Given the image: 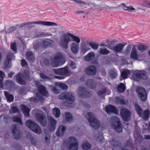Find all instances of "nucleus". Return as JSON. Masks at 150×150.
I'll return each mask as SVG.
<instances>
[{
  "label": "nucleus",
  "mask_w": 150,
  "mask_h": 150,
  "mask_svg": "<svg viewBox=\"0 0 150 150\" xmlns=\"http://www.w3.org/2000/svg\"><path fill=\"white\" fill-rule=\"evenodd\" d=\"M75 2L82 4L87 6L91 8L102 9L107 8H110V7L105 5L106 1L103 0H92L91 2H87L81 0H71Z\"/></svg>",
  "instance_id": "nucleus-1"
},
{
  "label": "nucleus",
  "mask_w": 150,
  "mask_h": 150,
  "mask_svg": "<svg viewBox=\"0 0 150 150\" xmlns=\"http://www.w3.org/2000/svg\"><path fill=\"white\" fill-rule=\"evenodd\" d=\"M86 119L91 126L95 129H97L100 126L99 121L96 116L94 113L89 112L87 113Z\"/></svg>",
  "instance_id": "nucleus-2"
},
{
  "label": "nucleus",
  "mask_w": 150,
  "mask_h": 150,
  "mask_svg": "<svg viewBox=\"0 0 150 150\" xmlns=\"http://www.w3.org/2000/svg\"><path fill=\"white\" fill-rule=\"evenodd\" d=\"M58 97L60 100L65 99L66 100L64 103V105L66 106H69V105L72 104L75 100L74 97L70 93H62L58 96Z\"/></svg>",
  "instance_id": "nucleus-3"
},
{
  "label": "nucleus",
  "mask_w": 150,
  "mask_h": 150,
  "mask_svg": "<svg viewBox=\"0 0 150 150\" xmlns=\"http://www.w3.org/2000/svg\"><path fill=\"white\" fill-rule=\"evenodd\" d=\"M110 126L117 133L122 132V126L120 122V120L116 116H112L110 121Z\"/></svg>",
  "instance_id": "nucleus-4"
},
{
  "label": "nucleus",
  "mask_w": 150,
  "mask_h": 150,
  "mask_svg": "<svg viewBox=\"0 0 150 150\" xmlns=\"http://www.w3.org/2000/svg\"><path fill=\"white\" fill-rule=\"evenodd\" d=\"M132 78L134 80L138 81L141 79H146L147 78V73L142 70H136L133 73Z\"/></svg>",
  "instance_id": "nucleus-5"
},
{
  "label": "nucleus",
  "mask_w": 150,
  "mask_h": 150,
  "mask_svg": "<svg viewBox=\"0 0 150 150\" xmlns=\"http://www.w3.org/2000/svg\"><path fill=\"white\" fill-rule=\"evenodd\" d=\"M69 33L63 34L60 37L59 44L63 48L66 49L68 47V43L70 42Z\"/></svg>",
  "instance_id": "nucleus-6"
},
{
  "label": "nucleus",
  "mask_w": 150,
  "mask_h": 150,
  "mask_svg": "<svg viewBox=\"0 0 150 150\" xmlns=\"http://www.w3.org/2000/svg\"><path fill=\"white\" fill-rule=\"evenodd\" d=\"M53 71L57 74L68 76L71 75V73L67 67L61 68L53 69Z\"/></svg>",
  "instance_id": "nucleus-7"
},
{
  "label": "nucleus",
  "mask_w": 150,
  "mask_h": 150,
  "mask_svg": "<svg viewBox=\"0 0 150 150\" xmlns=\"http://www.w3.org/2000/svg\"><path fill=\"white\" fill-rule=\"evenodd\" d=\"M33 23L36 24H42L44 25L47 26H57V24L55 23H53L51 22H46L44 21H39L37 22H29L23 24L21 26H20V27H22L23 26L28 25V28H31L33 26H31V25Z\"/></svg>",
  "instance_id": "nucleus-8"
},
{
  "label": "nucleus",
  "mask_w": 150,
  "mask_h": 150,
  "mask_svg": "<svg viewBox=\"0 0 150 150\" xmlns=\"http://www.w3.org/2000/svg\"><path fill=\"white\" fill-rule=\"evenodd\" d=\"M77 93L78 95L81 97H89L92 94L91 91H88L87 89L83 87L79 88Z\"/></svg>",
  "instance_id": "nucleus-9"
},
{
  "label": "nucleus",
  "mask_w": 150,
  "mask_h": 150,
  "mask_svg": "<svg viewBox=\"0 0 150 150\" xmlns=\"http://www.w3.org/2000/svg\"><path fill=\"white\" fill-rule=\"evenodd\" d=\"M137 92L139 97L143 101L146 100L147 98V94L144 88L142 87L137 88Z\"/></svg>",
  "instance_id": "nucleus-10"
},
{
  "label": "nucleus",
  "mask_w": 150,
  "mask_h": 150,
  "mask_svg": "<svg viewBox=\"0 0 150 150\" xmlns=\"http://www.w3.org/2000/svg\"><path fill=\"white\" fill-rule=\"evenodd\" d=\"M35 118L38 122L43 126H45L47 125V121L45 117L42 114L38 113L35 114Z\"/></svg>",
  "instance_id": "nucleus-11"
},
{
  "label": "nucleus",
  "mask_w": 150,
  "mask_h": 150,
  "mask_svg": "<svg viewBox=\"0 0 150 150\" xmlns=\"http://www.w3.org/2000/svg\"><path fill=\"white\" fill-rule=\"evenodd\" d=\"M20 128L15 125H13L12 128V132L14 138L18 139L21 137L20 132Z\"/></svg>",
  "instance_id": "nucleus-12"
},
{
  "label": "nucleus",
  "mask_w": 150,
  "mask_h": 150,
  "mask_svg": "<svg viewBox=\"0 0 150 150\" xmlns=\"http://www.w3.org/2000/svg\"><path fill=\"white\" fill-rule=\"evenodd\" d=\"M120 113L124 120L126 121L129 120L131 115L130 111L125 108H121Z\"/></svg>",
  "instance_id": "nucleus-13"
},
{
  "label": "nucleus",
  "mask_w": 150,
  "mask_h": 150,
  "mask_svg": "<svg viewBox=\"0 0 150 150\" xmlns=\"http://www.w3.org/2000/svg\"><path fill=\"white\" fill-rule=\"evenodd\" d=\"M126 45V43L123 44L119 43L112 47V48H110V49L116 52H120L123 50L124 46Z\"/></svg>",
  "instance_id": "nucleus-14"
},
{
  "label": "nucleus",
  "mask_w": 150,
  "mask_h": 150,
  "mask_svg": "<svg viewBox=\"0 0 150 150\" xmlns=\"http://www.w3.org/2000/svg\"><path fill=\"white\" fill-rule=\"evenodd\" d=\"M96 72V68L93 65L89 66L86 68L85 69L86 73L88 75H94Z\"/></svg>",
  "instance_id": "nucleus-15"
},
{
  "label": "nucleus",
  "mask_w": 150,
  "mask_h": 150,
  "mask_svg": "<svg viewBox=\"0 0 150 150\" xmlns=\"http://www.w3.org/2000/svg\"><path fill=\"white\" fill-rule=\"evenodd\" d=\"M49 122V128L51 132H53L55 129L57 121L51 116L48 117Z\"/></svg>",
  "instance_id": "nucleus-16"
},
{
  "label": "nucleus",
  "mask_w": 150,
  "mask_h": 150,
  "mask_svg": "<svg viewBox=\"0 0 150 150\" xmlns=\"http://www.w3.org/2000/svg\"><path fill=\"white\" fill-rule=\"evenodd\" d=\"M15 79L18 83L21 85H24L25 83V81L24 79L23 74L18 73L15 77Z\"/></svg>",
  "instance_id": "nucleus-17"
},
{
  "label": "nucleus",
  "mask_w": 150,
  "mask_h": 150,
  "mask_svg": "<svg viewBox=\"0 0 150 150\" xmlns=\"http://www.w3.org/2000/svg\"><path fill=\"white\" fill-rule=\"evenodd\" d=\"M64 143L67 146L77 143L75 138L74 137H69L67 140L64 141Z\"/></svg>",
  "instance_id": "nucleus-18"
},
{
  "label": "nucleus",
  "mask_w": 150,
  "mask_h": 150,
  "mask_svg": "<svg viewBox=\"0 0 150 150\" xmlns=\"http://www.w3.org/2000/svg\"><path fill=\"white\" fill-rule=\"evenodd\" d=\"M106 112L108 114H110L112 113H116V108L112 105H109L106 106L105 108Z\"/></svg>",
  "instance_id": "nucleus-19"
},
{
  "label": "nucleus",
  "mask_w": 150,
  "mask_h": 150,
  "mask_svg": "<svg viewBox=\"0 0 150 150\" xmlns=\"http://www.w3.org/2000/svg\"><path fill=\"white\" fill-rule=\"evenodd\" d=\"M66 129V127L63 125L59 126L58 128L56 133L58 136H62L64 134L65 131Z\"/></svg>",
  "instance_id": "nucleus-20"
},
{
  "label": "nucleus",
  "mask_w": 150,
  "mask_h": 150,
  "mask_svg": "<svg viewBox=\"0 0 150 150\" xmlns=\"http://www.w3.org/2000/svg\"><path fill=\"white\" fill-rule=\"evenodd\" d=\"M42 47H45L47 46H51L54 43L53 41L49 39L41 40Z\"/></svg>",
  "instance_id": "nucleus-21"
},
{
  "label": "nucleus",
  "mask_w": 150,
  "mask_h": 150,
  "mask_svg": "<svg viewBox=\"0 0 150 150\" xmlns=\"http://www.w3.org/2000/svg\"><path fill=\"white\" fill-rule=\"evenodd\" d=\"M79 49L78 44L75 42H73L71 45V51L74 54L78 53Z\"/></svg>",
  "instance_id": "nucleus-22"
},
{
  "label": "nucleus",
  "mask_w": 150,
  "mask_h": 150,
  "mask_svg": "<svg viewBox=\"0 0 150 150\" xmlns=\"http://www.w3.org/2000/svg\"><path fill=\"white\" fill-rule=\"evenodd\" d=\"M39 100H40L41 101H42V102H43V98L39 93L36 94V98L32 97L30 99V101L31 102H36Z\"/></svg>",
  "instance_id": "nucleus-23"
},
{
  "label": "nucleus",
  "mask_w": 150,
  "mask_h": 150,
  "mask_svg": "<svg viewBox=\"0 0 150 150\" xmlns=\"http://www.w3.org/2000/svg\"><path fill=\"white\" fill-rule=\"evenodd\" d=\"M34 124L35 125H33V129H31V130L37 134H41L42 130L40 127L35 122L34 123Z\"/></svg>",
  "instance_id": "nucleus-24"
},
{
  "label": "nucleus",
  "mask_w": 150,
  "mask_h": 150,
  "mask_svg": "<svg viewBox=\"0 0 150 150\" xmlns=\"http://www.w3.org/2000/svg\"><path fill=\"white\" fill-rule=\"evenodd\" d=\"M38 88L40 93L44 96H47L48 93L44 86L42 85L38 84Z\"/></svg>",
  "instance_id": "nucleus-25"
},
{
  "label": "nucleus",
  "mask_w": 150,
  "mask_h": 150,
  "mask_svg": "<svg viewBox=\"0 0 150 150\" xmlns=\"http://www.w3.org/2000/svg\"><path fill=\"white\" fill-rule=\"evenodd\" d=\"M21 109L23 111L24 115L28 117L29 116V112L30 109L28 108L27 106L24 105H21Z\"/></svg>",
  "instance_id": "nucleus-26"
},
{
  "label": "nucleus",
  "mask_w": 150,
  "mask_h": 150,
  "mask_svg": "<svg viewBox=\"0 0 150 150\" xmlns=\"http://www.w3.org/2000/svg\"><path fill=\"white\" fill-rule=\"evenodd\" d=\"M137 51L135 47L132 48L131 54L130 56L131 59L136 60L138 59Z\"/></svg>",
  "instance_id": "nucleus-27"
},
{
  "label": "nucleus",
  "mask_w": 150,
  "mask_h": 150,
  "mask_svg": "<svg viewBox=\"0 0 150 150\" xmlns=\"http://www.w3.org/2000/svg\"><path fill=\"white\" fill-rule=\"evenodd\" d=\"M53 57L60 63L63 61V55L61 53L59 52H57L54 55Z\"/></svg>",
  "instance_id": "nucleus-28"
},
{
  "label": "nucleus",
  "mask_w": 150,
  "mask_h": 150,
  "mask_svg": "<svg viewBox=\"0 0 150 150\" xmlns=\"http://www.w3.org/2000/svg\"><path fill=\"white\" fill-rule=\"evenodd\" d=\"M95 57L94 52H92L89 53L84 57L85 59L87 61H90L93 59Z\"/></svg>",
  "instance_id": "nucleus-29"
},
{
  "label": "nucleus",
  "mask_w": 150,
  "mask_h": 150,
  "mask_svg": "<svg viewBox=\"0 0 150 150\" xmlns=\"http://www.w3.org/2000/svg\"><path fill=\"white\" fill-rule=\"evenodd\" d=\"M126 87L123 83H120L117 87V90L119 93H122L124 92L125 90Z\"/></svg>",
  "instance_id": "nucleus-30"
},
{
  "label": "nucleus",
  "mask_w": 150,
  "mask_h": 150,
  "mask_svg": "<svg viewBox=\"0 0 150 150\" xmlns=\"http://www.w3.org/2000/svg\"><path fill=\"white\" fill-rule=\"evenodd\" d=\"M60 63V62L56 59L53 57H52L51 58L50 64L53 67H57Z\"/></svg>",
  "instance_id": "nucleus-31"
},
{
  "label": "nucleus",
  "mask_w": 150,
  "mask_h": 150,
  "mask_svg": "<svg viewBox=\"0 0 150 150\" xmlns=\"http://www.w3.org/2000/svg\"><path fill=\"white\" fill-rule=\"evenodd\" d=\"M35 122L30 120H28L26 121L25 123L26 127L30 129L31 130V129H33V126L35 125L34 124Z\"/></svg>",
  "instance_id": "nucleus-32"
},
{
  "label": "nucleus",
  "mask_w": 150,
  "mask_h": 150,
  "mask_svg": "<svg viewBox=\"0 0 150 150\" xmlns=\"http://www.w3.org/2000/svg\"><path fill=\"white\" fill-rule=\"evenodd\" d=\"M98 52L100 54L103 55H106L109 53L110 51L106 48H100Z\"/></svg>",
  "instance_id": "nucleus-33"
},
{
  "label": "nucleus",
  "mask_w": 150,
  "mask_h": 150,
  "mask_svg": "<svg viewBox=\"0 0 150 150\" xmlns=\"http://www.w3.org/2000/svg\"><path fill=\"white\" fill-rule=\"evenodd\" d=\"M28 59L30 61H33L34 60V57L33 53L30 51L27 52L26 54Z\"/></svg>",
  "instance_id": "nucleus-34"
},
{
  "label": "nucleus",
  "mask_w": 150,
  "mask_h": 150,
  "mask_svg": "<svg viewBox=\"0 0 150 150\" xmlns=\"http://www.w3.org/2000/svg\"><path fill=\"white\" fill-rule=\"evenodd\" d=\"M65 118L66 121L68 122H71L73 120L72 115L68 112H65Z\"/></svg>",
  "instance_id": "nucleus-35"
},
{
  "label": "nucleus",
  "mask_w": 150,
  "mask_h": 150,
  "mask_svg": "<svg viewBox=\"0 0 150 150\" xmlns=\"http://www.w3.org/2000/svg\"><path fill=\"white\" fill-rule=\"evenodd\" d=\"M134 108L135 110L140 117H141L142 110L139 106L137 104L134 105Z\"/></svg>",
  "instance_id": "nucleus-36"
},
{
  "label": "nucleus",
  "mask_w": 150,
  "mask_h": 150,
  "mask_svg": "<svg viewBox=\"0 0 150 150\" xmlns=\"http://www.w3.org/2000/svg\"><path fill=\"white\" fill-rule=\"evenodd\" d=\"M87 84L88 87L91 89H94L96 87V85L93 80L89 79L87 82Z\"/></svg>",
  "instance_id": "nucleus-37"
},
{
  "label": "nucleus",
  "mask_w": 150,
  "mask_h": 150,
  "mask_svg": "<svg viewBox=\"0 0 150 150\" xmlns=\"http://www.w3.org/2000/svg\"><path fill=\"white\" fill-rule=\"evenodd\" d=\"M4 93L8 101L11 102L13 101L14 98L12 95L8 93L6 91H5Z\"/></svg>",
  "instance_id": "nucleus-38"
},
{
  "label": "nucleus",
  "mask_w": 150,
  "mask_h": 150,
  "mask_svg": "<svg viewBox=\"0 0 150 150\" xmlns=\"http://www.w3.org/2000/svg\"><path fill=\"white\" fill-rule=\"evenodd\" d=\"M130 73L129 71L128 70H125L122 71L121 76L122 78L125 79L127 78L128 76L129 75Z\"/></svg>",
  "instance_id": "nucleus-39"
},
{
  "label": "nucleus",
  "mask_w": 150,
  "mask_h": 150,
  "mask_svg": "<svg viewBox=\"0 0 150 150\" xmlns=\"http://www.w3.org/2000/svg\"><path fill=\"white\" fill-rule=\"evenodd\" d=\"M54 85L58 87L63 90H66L67 88V85L61 83L56 82Z\"/></svg>",
  "instance_id": "nucleus-40"
},
{
  "label": "nucleus",
  "mask_w": 150,
  "mask_h": 150,
  "mask_svg": "<svg viewBox=\"0 0 150 150\" xmlns=\"http://www.w3.org/2000/svg\"><path fill=\"white\" fill-rule=\"evenodd\" d=\"M53 112L54 115L56 117H58L60 115V110L58 108H54L53 109Z\"/></svg>",
  "instance_id": "nucleus-41"
},
{
  "label": "nucleus",
  "mask_w": 150,
  "mask_h": 150,
  "mask_svg": "<svg viewBox=\"0 0 150 150\" xmlns=\"http://www.w3.org/2000/svg\"><path fill=\"white\" fill-rule=\"evenodd\" d=\"M70 37L72 39V40L76 42V43L79 44L80 42V38L76 36H74L72 34L69 33Z\"/></svg>",
  "instance_id": "nucleus-42"
},
{
  "label": "nucleus",
  "mask_w": 150,
  "mask_h": 150,
  "mask_svg": "<svg viewBox=\"0 0 150 150\" xmlns=\"http://www.w3.org/2000/svg\"><path fill=\"white\" fill-rule=\"evenodd\" d=\"M117 41L115 40H112L110 41L108 40H105V43L107 44L108 47L110 49V48H112L111 45H114L117 43Z\"/></svg>",
  "instance_id": "nucleus-43"
},
{
  "label": "nucleus",
  "mask_w": 150,
  "mask_h": 150,
  "mask_svg": "<svg viewBox=\"0 0 150 150\" xmlns=\"http://www.w3.org/2000/svg\"><path fill=\"white\" fill-rule=\"evenodd\" d=\"M69 150H77L78 147V143L67 146Z\"/></svg>",
  "instance_id": "nucleus-44"
},
{
  "label": "nucleus",
  "mask_w": 150,
  "mask_h": 150,
  "mask_svg": "<svg viewBox=\"0 0 150 150\" xmlns=\"http://www.w3.org/2000/svg\"><path fill=\"white\" fill-rule=\"evenodd\" d=\"M88 44L94 50H97L99 47L98 44L96 43L90 42Z\"/></svg>",
  "instance_id": "nucleus-45"
},
{
  "label": "nucleus",
  "mask_w": 150,
  "mask_h": 150,
  "mask_svg": "<svg viewBox=\"0 0 150 150\" xmlns=\"http://www.w3.org/2000/svg\"><path fill=\"white\" fill-rule=\"evenodd\" d=\"M90 50V48L87 46L86 44L83 45L81 47V50L84 53Z\"/></svg>",
  "instance_id": "nucleus-46"
},
{
  "label": "nucleus",
  "mask_w": 150,
  "mask_h": 150,
  "mask_svg": "<svg viewBox=\"0 0 150 150\" xmlns=\"http://www.w3.org/2000/svg\"><path fill=\"white\" fill-rule=\"evenodd\" d=\"M11 109L12 111H10V113L12 114L13 112L14 113H18V114H20L19 111V110L16 107L14 106L13 104H12L11 106Z\"/></svg>",
  "instance_id": "nucleus-47"
},
{
  "label": "nucleus",
  "mask_w": 150,
  "mask_h": 150,
  "mask_svg": "<svg viewBox=\"0 0 150 150\" xmlns=\"http://www.w3.org/2000/svg\"><path fill=\"white\" fill-rule=\"evenodd\" d=\"M110 77L113 79L116 78L117 76V73L115 69L111 70L109 72Z\"/></svg>",
  "instance_id": "nucleus-48"
},
{
  "label": "nucleus",
  "mask_w": 150,
  "mask_h": 150,
  "mask_svg": "<svg viewBox=\"0 0 150 150\" xmlns=\"http://www.w3.org/2000/svg\"><path fill=\"white\" fill-rule=\"evenodd\" d=\"M83 149L87 150L91 149L92 146L88 142H86L83 144L82 146Z\"/></svg>",
  "instance_id": "nucleus-49"
},
{
  "label": "nucleus",
  "mask_w": 150,
  "mask_h": 150,
  "mask_svg": "<svg viewBox=\"0 0 150 150\" xmlns=\"http://www.w3.org/2000/svg\"><path fill=\"white\" fill-rule=\"evenodd\" d=\"M149 110H147L144 111L143 115V118L145 120H147L149 117Z\"/></svg>",
  "instance_id": "nucleus-50"
},
{
  "label": "nucleus",
  "mask_w": 150,
  "mask_h": 150,
  "mask_svg": "<svg viewBox=\"0 0 150 150\" xmlns=\"http://www.w3.org/2000/svg\"><path fill=\"white\" fill-rule=\"evenodd\" d=\"M9 59L8 58V60H6L4 63V68L6 69H9L11 66V61L9 60Z\"/></svg>",
  "instance_id": "nucleus-51"
},
{
  "label": "nucleus",
  "mask_w": 150,
  "mask_h": 150,
  "mask_svg": "<svg viewBox=\"0 0 150 150\" xmlns=\"http://www.w3.org/2000/svg\"><path fill=\"white\" fill-rule=\"evenodd\" d=\"M148 48L147 46L143 45H140L137 47L138 50L142 52L144 51Z\"/></svg>",
  "instance_id": "nucleus-52"
},
{
  "label": "nucleus",
  "mask_w": 150,
  "mask_h": 150,
  "mask_svg": "<svg viewBox=\"0 0 150 150\" xmlns=\"http://www.w3.org/2000/svg\"><path fill=\"white\" fill-rule=\"evenodd\" d=\"M116 100L117 102L123 105H126L127 103V100L125 101L123 99H120L117 97L116 98Z\"/></svg>",
  "instance_id": "nucleus-53"
},
{
  "label": "nucleus",
  "mask_w": 150,
  "mask_h": 150,
  "mask_svg": "<svg viewBox=\"0 0 150 150\" xmlns=\"http://www.w3.org/2000/svg\"><path fill=\"white\" fill-rule=\"evenodd\" d=\"M12 120L14 122H18L21 125L22 124L21 118L19 117H13L12 118Z\"/></svg>",
  "instance_id": "nucleus-54"
},
{
  "label": "nucleus",
  "mask_w": 150,
  "mask_h": 150,
  "mask_svg": "<svg viewBox=\"0 0 150 150\" xmlns=\"http://www.w3.org/2000/svg\"><path fill=\"white\" fill-rule=\"evenodd\" d=\"M40 47H42L41 40L40 42L35 43L33 46L34 48L35 49H38Z\"/></svg>",
  "instance_id": "nucleus-55"
},
{
  "label": "nucleus",
  "mask_w": 150,
  "mask_h": 150,
  "mask_svg": "<svg viewBox=\"0 0 150 150\" xmlns=\"http://www.w3.org/2000/svg\"><path fill=\"white\" fill-rule=\"evenodd\" d=\"M69 65L70 67L73 69H74L76 67V64L75 62L72 60L70 61L69 62Z\"/></svg>",
  "instance_id": "nucleus-56"
},
{
  "label": "nucleus",
  "mask_w": 150,
  "mask_h": 150,
  "mask_svg": "<svg viewBox=\"0 0 150 150\" xmlns=\"http://www.w3.org/2000/svg\"><path fill=\"white\" fill-rule=\"evenodd\" d=\"M23 74L24 75L23 76L25 78H27V79H30V72L28 70H25L24 71Z\"/></svg>",
  "instance_id": "nucleus-57"
},
{
  "label": "nucleus",
  "mask_w": 150,
  "mask_h": 150,
  "mask_svg": "<svg viewBox=\"0 0 150 150\" xmlns=\"http://www.w3.org/2000/svg\"><path fill=\"white\" fill-rule=\"evenodd\" d=\"M14 57V56L13 55V54H12L10 52H8L6 56V59L8 60V58L9 59V60L11 61L12 59Z\"/></svg>",
  "instance_id": "nucleus-58"
},
{
  "label": "nucleus",
  "mask_w": 150,
  "mask_h": 150,
  "mask_svg": "<svg viewBox=\"0 0 150 150\" xmlns=\"http://www.w3.org/2000/svg\"><path fill=\"white\" fill-rule=\"evenodd\" d=\"M49 87L52 89V91L55 93H59V91L55 87L51 85H50Z\"/></svg>",
  "instance_id": "nucleus-59"
},
{
  "label": "nucleus",
  "mask_w": 150,
  "mask_h": 150,
  "mask_svg": "<svg viewBox=\"0 0 150 150\" xmlns=\"http://www.w3.org/2000/svg\"><path fill=\"white\" fill-rule=\"evenodd\" d=\"M11 49L14 51H16L17 50L16 46V43L14 42L11 44Z\"/></svg>",
  "instance_id": "nucleus-60"
},
{
  "label": "nucleus",
  "mask_w": 150,
  "mask_h": 150,
  "mask_svg": "<svg viewBox=\"0 0 150 150\" xmlns=\"http://www.w3.org/2000/svg\"><path fill=\"white\" fill-rule=\"evenodd\" d=\"M18 92L20 95H24L26 93L25 90L23 88H20Z\"/></svg>",
  "instance_id": "nucleus-61"
},
{
  "label": "nucleus",
  "mask_w": 150,
  "mask_h": 150,
  "mask_svg": "<svg viewBox=\"0 0 150 150\" xmlns=\"http://www.w3.org/2000/svg\"><path fill=\"white\" fill-rule=\"evenodd\" d=\"M17 29V28L16 27H12L8 29V31H6V33H11L14 30H16Z\"/></svg>",
  "instance_id": "nucleus-62"
},
{
  "label": "nucleus",
  "mask_w": 150,
  "mask_h": 150,
  "mask_svg": "<svg viewBox=\"0 0 150 150\" xmlns=\"http://www.w3.org/2000/svg\"><path fill=\"white\" fill-rule=\"evenodd\" d=\"M124 9L126 11H127L131 12L135 10V8L132 6H127V9L124 8Z\"/></svg>",
  "instance_id": "nucleus-63"
},
{
  "label": "nucleus",
  "mask_w": 150,
  "mask_h": 150,
  "mask_svg": "<svg viewBox=\"0 0 150 150\" xmlns=\"http://www.w3.org/2000/svg\"><path fill=\"white\" fill-rule=\"evenodd\" d=\"M106 92V89L103 88L101 90H99L98 92V95H101L104 94Z\"/></svg>",
  "instance_id": "nucleus-64"
}]
</instances>
